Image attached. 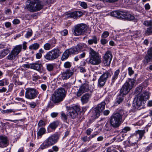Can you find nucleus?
I'll list each match as a JSON object with an SVG mask.
<instances>
[{
    "label": "nucleus",
    "mask_w": 152,
    "mask_h": 152,
    "mask_svg": "<svg viewBox=\"0 0 152 152\" xmlns=\"http://www.w3.org/2000/svg\"><path fill=\"white\" fill-rule=\"evenodd\" d=\"M65 96V90L63 88H59L52 95L51 100L54 103H59L63 100Z\"/></svg>",
    "instance_id": "obj_5"
},
{
    "label": "nucleus",
    "mask_w": 152,
    "mask_h": 152,
    "mask_svg": "<svg viewBox=\"0 0 152 152\" xmlns=\"http://www.w3.org/2000/svg\"><path fill=\"white\" fill-rule=\"evenodd\" d=\"M54 45H53L52 44H50L49 43H46L44 45V48L45 50H48L50 49L51 47H53Z\"/></svg>",
    "instance_id": "obj_34"
},
{
    "label": "nucleus",
    "mask_w": 152,
    "mask_h": 152,
    "mask_svg": "<svg viewBox=\"0 0 152 152\" xmlns=\"http://www.w3.org/2000/svg\"><path fill=\"white\" fill-rule=\"evenodd\" d=\"M71 66V63L69 61L66 62L64 64V66L65 68H69Z\"/></svg>",
    "instance_id": "obj_49"
},
{
    "label": "nucleus",
    "mask_w": 152,
    "mask_h": 152,
    "mask_svg": "<svg viewBox=\"0 0 152 152\" xmlns=\"http://www.w3.org/2000/svg\"><path fill=\"white\" fill-rule=\"evenodd\" d=\"M106 103L102 102L99 104L94 109L93 111V116L96 118H98L100 115V113L102 112L105 108Z\"/></svg>",
    "instance_id": "obj_13"
},
{
    "label": "nucleus",
    "mask_w": 152,
    "mask_h": 152,
    "mask_svg": "<svg viewBox=\"0 0 152 152\" xmlns=\"http://www.w3.org/2000/svg\"><path fill=\"white\" fill-rule=\"evenodd\" d=\"M77 18L80 17L82 16L83 13L80 11H76Z\"/></svg>",
    "instance_id": "obj_60"
},
{
    "label": "nucleus",
    "mask_w": 152,
    "mask_h": 152,
    "mask_svg": "<svg viewBox=\"0 0 152 152\" xmlns=\"http://www.w3.org/2000/svg\"><path fill=\"white\" fill-rule=\"evenodd\" d=\"M128 71L129 75L130 76H131L134 73V72L131 67H129L128 68Z\"/></svg>",
    "instance_id": "obj_52"
},
{
    "label": "nucleus",
    "mask_w": 152,
    "mask_h": 152,
    "mask_svg": "<svg viewBox=\"0 0 152 152\" xmlns=\"http://www.w3.org/2000/svg\"><path fill=\"white\" fill-rule=\"evenodd\" d=\"M88 52L89 60L88 63L94 65L100 64L101 62V58L99 53L91 48L89 50Z\"/></svg>",
    "instance_id": "obj_4"
},
{
    "label": "nucleus",
    "mask_w": 152,
    "mask_h": 152,
    "mask_svg": "<svg viewBox=\"0 0 152 152\" xmlns=\"http://www.w3.org/2000/svg\"><path fill=\"white\" fill-rule=\"evenodd\" d=\"M143 24L146 26H151L152 25V20H145L143 23Z\"/></svg>",
    "instance_id": "obj_40"
},
{
    "label": "nucleus",
    "mask_w": 152,
    "mask_h": 152,
    "mask_svg": "<svg viewBox=\"0 0 152 152\" xmlns=\"http://www.w3.org/2000/svg\"><path fill=\"white\" fill-rule=\"evenodd\" d=\"M145 132V130H138L136 132V134L139 135V139L140 140L142 139V137L144 136Z\"/></svg>",
    "instance_id": "obj_29"
},
{
    "label": "nucleus",
    "mask_w": 152,
    "mask_h": 152,
    "mask_svg": "<svg viewBox=\"0 0 152 152\" xmlns=\"http://www.w3.org/2000/svg\"><path fill=\"white\" fill-rule=\"evenodd\" d=\"M73 74L70 69H67L61 73V78L63 80L69 78Z\"/></svg>",
    "instance_id": "obj_18"
},
{
    "label": "nucleus",
    "mask_w": 152,
    "mask_h": 152,
    "mask_svg": "<svg viewBox=\"0 0 152 152\" xmlns=\"http://www.w3.org/2000/svg\"><path fill=\"white\" fill-rule=\"evenodd\" d=\"M130 129V127L128 126L125 127L122 129V131L120 132V133H126L127 132L129 131Z\"/></svg>",
    "instance_id": "obj_45"
},
{
    "label": "nucleus",
    "mask_w": 152,
    "mask_h": 152,
    "mask_svg": "<svg viewBox=\"0 0 152 152\" xmlns=\"http://www.w3.org/2000/svg\"><path fill=\"white\" fill-rule=\"evenodd\" d=\"M86 53L85 52H82L80 55H78L80 59L84 58L86 56Z\"/></svg>",
    "instance_id": "obj_63"
},
{
    "label": "nucleus",
    "mask_w": 152,
    "mask_h": 152,
    "mask_svg": "<svg viewBox=\"0 0 152 152\" xmlns=\"http://www.w3.org/2000/svg\"><path fill=\"white\" fill-rule=\"evenodd\" d=\"M135 82V80L129 79L127 81L123 86L120 90L121 95H123L127 94L133 87Z\"/></svg>",
    "instance_id": "obj_7"
},
{
    "label": "nucleus",
    "mask_w": 152,
    "mask_h": 152,
    "mask_svg": "<svg viewBox=\"0 0 152 152\" xmlns=\"http://www.w3.org/2000/svg\"><path fill=\"white\" fill-rule=\"evenodd\" d=\"M122 115L120 113H113L110 118V122L111 123L113 127L114 128L118 127L122 123Z\"/></svg>",
    "instance_id": "obj_6"
},
{
    "label": "nucleus",
    "mask_w": 152,
    "mask_h": 152,
    "mask_svg": "<svg viewBox=\"0 0 152 152\" xmlns=\"http://www.w3.org/2000/svg\"><path fill=\"white\" fill-rule=\"evenodd\" d=\"M89 90L88 84L86 82L80 87L76 93V95L77 97H79L83 94L86 92H88Z\"/></svg>",
    "instance_id": "obj_14"
},
{
    "label": "nucleus",
    "mask_w": 152,
    "mask_h": 152,
    "mask_svg": "<svg viewBox=\"0 0 152 152\" xmlns=\"http://www.w3.org/2000/svg\"><path fill=\"white\" fill-rule=\"evenodd\" d=\"M87 29V26L83 23L78 24L75 26L72 30L73 34L78 36L83 34Z\"/></svg>",
    "instance_id": "obj_9"
},
{
    "label": "nucleus",
    "mask_w": 152,
    "mask_h": 152,
    "mask_svg": "<svg viewBox=\"0 0 152 152\" xmlns=\"http://www.w3.org/2000/svg\"><path fill=\"white\" fill-rule=\"evenodd\" d=\"M127 12H125L120 11V12L119 13V16H120V17L119 18H121L126 19V15H127Z\"/></svg>",
    "instance_id": "obj_33"
},
{
    "label": "nucleus",
    "mask_w": 152,
    "mask_h": 152,
    "mask_svg": "<svg viewBox=\"0 0 152 152\" xmlns=\"http://www.w3.org/2000/svg\"><path fill=\"white\" fill-rule=\"evenodd\" d=\"M117 140L118 142H119L122 141L124 139V136L122 133H120L119 135L117 136Z\"/></svg>",
    "instance_id": "obj_38"
},
{
    "label": "nucleus",
    "mask_w": 152,
    "mask_h": 152,
    "mask_svg": "<svg viewBox=\"0 0 152 152\" xmlns=\"http://www.w3.org/2000/svg\"><path fill=\"white\" fill-rule=\"evenodd\" d=\"M113 127V125L111 124V123L107 121L106 124L104 127L105 129L107 131H110L112 129V127Z\"/></svg>",
    "instance_id": "obj_31"
},
{
    "label": "nucleus",
    "mask_w": 152,
    "mask_h": 152,
    "mask_svg": "<svg viewBox=\"0 0 152 152\" xmlns=\"http://www.w3.org/2000/svg\"><path fill=\"white\" fill-rule=\"evenodd\" d=\"M71 84L70 83H67L64 84L63 85V87H64L65 89H68L69 88L71 87Z\"/></svg>",
    "instance_id": "obj_47"
},
{
    "label": "nucleus",
    "mask_w": 152,
    "mask_h": 152,
    "mask_svg": "<svg viewBox=\"0 0 152 152\" xmlns=\"http://www.w3.org/2000/svg\"><path fill=\"white\" fill-rule=\"evenodd\" d=\"M152 149V143L150 144L148 146L146 147L145 150L146 152H147L150 150Z\"/></svg>",
    "instance_id": "obj_55"
},
{
    "label": "nucleus",
    "mask_w": 152,
    "mask_h": 152,
    "mask_svg": "<svg viewBox=\"0 0 152 152\" xmlns=\"http://www.w3.org/2000/svg\"><path fill=\"white\" fill-rule=\"evenodd\" d=\"M126 74L125 72L122 73L121 75V77L120 80L121 81H122L126 77Z\"/></svg>",
    "instance_id": "obj_54"
},
{
    "label": "nucleus",
    "mask_w": 152,
    "mask_h": 152,
    "mask_svg": "<svg viewBox=\"0 0 152 152\" xmlns=\"http://www.w3.org/2000/svg\"><path fill=\"white\" fill-rule=\"evenodd\" d=\"M33 32L31 29L29 30L28 31L26 34L25 35V37L26 38H28L30 37L32 35Z\"/></svg>",
    "instance_id": "obj_37"
},
{
    "label": "nucleus",
    "mask_w": 152,
    "mask_h": 152,
    "mask_svg": "<svg viewBox=\"0 0 152 152\" xmlns=\"http://www.w3.org/2000/svg\"><path fill=\"white\" fill-rule=\"evenodd\" d=\"M142 86H139L137 87L136 88V92L137 93H140L142 91Z\"/></svg>",
    "instance_id": "obj_51"
},
{
    "label": "nucleus",
    "mask_w": 152,
    "mask_h": 152,
    "mask_svg": "<svg viewBox=\"0 0 152 152\" xmlns=\"http://www.w3.org/2000/svg\"><path fill=\"white\" fill-rule=\"evenodd\" d=\"M140 31H136L134 32V34L132 35V36H134L135 37H136L138 36V35L140 34Z\"/></svg>",
    "instance_id": "obj_62"
},
{
    "label": "nucleus",
    "mask_w": 152,
    "mask_h": 152,
    "mask_svg": "<svg viewBox=\"0 0 152 152\" xmlns=\"http://www.w3.org/2000/svg\"><path fill=\"white\" fill-rule=\"evenodd\" d=\"M52 149L53 150H52L53 151H54L55 152H57L59 150L58 147L56 145L53 146L52 147Z\"/></svg>",
    "instance_id": "obj_56"
},
{
    "label": "nucleus",
    "mask_w": 152,
    "mask_h": 152,
    "mask_svg": "<svg viewBox=\"0 0 152 152\" xmlns=\"http://www.w3.org/2000/svg\"><path fill=\"white\" fill-rule=\"evenodd\" d=\"M62 35L65 36L68 33V31L66 29H64L61 32Z\"/></svg>",
    "instance_id": "obj_57"
},
{
    "label": "nucleus",
    "mask_w": 152,
    "mask_h": 152,
    "mask_svg": "<svg viewBox=\"0 0 152 152\" xmlns=\"http://www.w3.org/2000/svg\"><path fill=\"white\" fill-rule=\"evenodd\" d=\"M39 45L37 43H34L31 45L29 47V48L30 50H37L39 47Z\"/></svg>",
    "instance_id": "obj_30"
},
{
    "label": "nucleus",
    "mask_w": 152,
    "mask_h": 152,
    "mask_svg": "<svg viewBox=\"0 0 152 152\" xmlns=\"http://www.w3.org/2000/svg\"><path fill=\"white\" fill-rule=\"evenodd\" d=\"M61 53L58 48L54 49L48 52L44 56V58L48 61H52L57 58Z\"/></svg>",
    "instance_id": "obj_8"
},
{
    "label": "nucleus",
    "mask_w": 152,
    "mask_h": 152,
    "mask_svg": "<svg viewBox=\"0 0 152 152\" xmlns=\"http://www.w3.org/2000/svg\"><path fill=\"white\" fill-rule=\"evenodd\" d=\"M67 16L69 18H77L76 16V12H72L68 14Z\"/></svg>",
    "instance_id": "obj_42"
},
{
    "label": "nucleus",
    "mask_w": 152,
    "mask_h": 152,
    "mask_svg": "<svg viewBox=\"0 0 152 152\" xmlns=\"http://www.w3.org/2000/svg\"><path fill=\"white\" fill-rule=\"evenodd\" d=\"M108 42L107 40L104 39H101V42L102 45H105Z\"/></svg>",
    "instance_id": "obj_61"
},
{
    "label": "nucleus",
    "mask_w": 152,
    "mask_h": 152,
    "mask_svg": "<svg viewBox=\"0 0 152 152\" xmlns=\"http://www.w3.org/2000/svg\"><path fill=\"white\" fill-rule=\"evenodd\" d=\"M54 64H46V68L49 71H52L54 69Z\"/></svg>",
    "instance_id": "obj_32"
},
{
    "label": "nucleus",
    "mask_w": 152,
    "mask_h": 152,
    "mask_svg": "<svg viewBox=\"0 0 152 152\" xmlns=\"http://www.w3.org/2000/svg\"><path fill=\"white\" fill-rule=\"evenodd\" d=\"M104 139V137L102 136H100L97 138V140L98 142H101L103 141Z\"/></svg>",
    "instance_id": "obj_64"
},
{
    "label": "nucleus",
    "mask_w": 152,
    "mask_h": 152,
    "mask_svg": "<svg viewBox=\"0 0 152 152\" xmlns=\"http://www.w3.org/2000/svg\"><path fill=\"white\" fill-rule=\"evenodd\" d=\"M61 118L64 122L66 123H67V116L63 112H61Z\"/></svg>",
    "instance_id": "obj_36"
},
{
    "label": "nucleus",
    "mask_w": 152,
    "mask_h": 152,
    "mask_svg": "<svg viewBox=\"0 0 152 152\" xmlns=\"http://www.w3.org/2000/svg\"><path fill=\"white\" fill-rule=\"evenodd\" d=\"M59 138V135L57 133L51 135L43 142L39 149L44 150L54 145L57 142Z\"/></svg>",
    "instance_id": "obj_3"
},
{
    "label": "nucleus",
    "mask_w": 152,
    "mask_h": 152,
    "mask_svg": "<svg viewBox=\"0 0 152 152\" xmlns=\"http://www.w3.org/2000/svg\"><path fill=\"white\" fill-rule=\"evenodd\" d=\"M145 33L148 35H149L152 33V28L151 27H149L147 28V30L145 31Z\"/></svg>",
    "instance_id": "obj_48"
},
{
    "label": "nucleus",
    "mask_w": 152,
    "mask_h": 152,
    "mask_svg": "<svg viewBox=\"0 0 152 152\" xmlns=\"http://www.w3.org/2000/svg\"><path fill=\"white\" fill-rule=\"evenodd\" d=\"M92 96L91 92L90 93H86L84 94L81 98V100L83 104L88 102Z\"/></svg>",
    "instance_id": "obj_19"
},
{
    "label": "nucleus",
    "mask_w": 152,
    "mask_h": 152,
    "mask_svg": "<svg viewBox=\"0 0 152 152\" xmlns=\"http://www.w3.org/2000/svg\"><path fill=\"white\" fill-rule=\"evenodd\" d=\"M112 73L110 71H107L100 76L98 80V86L102 87L106 83L107 79L111 76Z\"/></svg>",
    "instance_id": "obj_11"
},
{
    "label": "nucleus",
    "mask_w": 152,
    "mask_h": 152,
    "mask_svg": "<svg viewBox=\"0 0 152 152\" xmlns=\"http://www.w3.org/2000/svg\"><path fill=\"white\" fill-rule=\"evenodd\" d=\"M59 124V122L58 121H54L50 123L49 125V127L52 129H55Z\"/></svg>",
    "instance_id": "obj_28"
},
{
    "label": "nucleus",
    "mask_w": 152,
    "mask_h": 152,
    "mask_svg": "<svg viewBox=\"0 0 152 152\" xmlns=\"http://www.w3.org/2000/svg\"><path fill=\"white\" fill-rule=\"evenodd\" d=\"M39 94L38 91L36 89L28 88L26 89L25 97L28 99H33L36 98Z\"/></svg>",
    "instance_id": "obj_12"
},
{
    "label": "nucleus",
    "mask_w": 152,
    "mask_h": 152,
    "mask_svg": "<svg viewBox=\"0 0 152 152\" xmlns=\"http://www.w3.org/2000/svg\"><path fill=\"white\" fill-rule=\"evenodd\" d=\"M81 140L83 141L84 142H86L89 141L91 140L90 137H88L87 136H86L81 137Z\"/></svg>",
    "instance_id": "obj_44"
},
{
    "label": "nucleus",
    "mask_w": 152,
    "mask_h": 152,
    "mask_svg": "<svg viewBox=\"0 0 152 152\" xmlns=\"http://www.w3.org/2000/svg\"><path fill=\"white\" fill-rule=\"evenodd\" d=\"M119 12L120 11H113L110 13V15L112 16L116 17L119 18H120V16H119Z\"/></svg>",
    "instance_id": "obj_35"
},
{
    "label": "nucleus",
    "mask_w": 152,
    "mask_h": 152,
    "mask_svg": "<svg viewBox=\"0 0 152 152\" xmlns=\"http://www.w3.org/2000/svg\"><path fill=\"white\" fill-rule=\"evenodd\" d=\"M113 56L111 52L107 51L103 56V62L105 66H109L112 59Z\"/></svg>",
    "instance_id": "obj_15"
},
{
    "label": "nucleus",
    "mask_w": 152,
    "mask_h": 152,
    "mask_svg": "<svg viewBox=\"0 0 152 152\" xmlns=\"http://www.w3.org/2000/svg\"><path fill=\"white\" fill-rule=\"evenodd\" d=\"M83 46L82 44H80L75 47L67 49L70 55L76 54H78L79 52L82 49Z\"/></svg>",
    "instance_id": "obj_17"
},
{
    "label": "nucleus",
    "mask_w": 152,
    "mask_h": 152,
    "mask_svg": "<svg viewBox=\"0 0 152 152\" xmlns=\"http://www.w3.org/2000/svg\"><path fill=\"white\" fill-rule=\"evenodd\" d=\"M149 97V94L147 91L138 94L134 99L133 106L135 109H138L144 103L145 101L148 99Z\"/></svg>",
    "instance_id": "obj_2"
},
{
    "label": "nucleus",
    "mask_w": 152,
    "mask_h": 152,
    "mask_svg": "<svg viewBox=\"0 0 152 152\" xmlns=\"http://www.w3.org/2000/svg\"><path fill=\"white\" fill-rule=\"evenodd\" d=\"M22 49V46L21 45H16L7 56V58L10 61L14 60L21 51Z\"/></svg>",
    "instance_id": "obj_10"
},
{
    "label": "nucleus",
    "mask_w": 152,
    "mask_h": 152,
    "mask_svg": "<svg viewBox=\"0 0 152 152\" xmlns=\"http://www.w3.org/2000/svg\"><path fill=\"white\" fill-rule=\"evenodd\" d=\"M50 0H43V2L38 0H30L27 5L28 10L31 12H34L40 10L44 5L49 2Z\"/></svg>",
    "instance_id": "obj_1"
},
{
    "label": "nucleus",
    "mask_w": 152,
    "mask_h": 152,
    "mask_svg": "<svg viewBox=\"0 0 152 152\" xmlns=\"http://www.w3.org/2000/svg\"><path fill=\"white\" fill-rule=\"evenodd\" d=\"M45 132L46 129L45 128H41L37 132V137H41L42 135L45 133Z\"/></svg>",
    "instance_id": "obj_27"
},
{
    "label": "nucleus",
    "mask_w": 152,
    "mask_h": 152,
    "mask_svg": "<svg viewBox=\"0 0 152 152\" xmlns=\"http://www.w3.org/2000/svg\"><path fill=\"white\" fill-rule=\"evenodd\" d=\"M53 103H54L53 102L50 101L48 103L47 107L48 108L53 107L54 106Z\"/></svg>",
    "instance_id": "obj_59"
},
{
    "label": "nucleus",
    "mask_w": 152,
    "mask_h": 152,
    "mask_svg": "<svg viewBox=\"0 0 152 152\" xmlns=\"http://www.w3.org/2000/svg\"><path fill=\"white\" fill-rule=\"evenodd\" d=\"M70 55L69 53L68 50L67 49H66L63 53L62 56L61 57V60L62 61H64L65 60L67 59L69 57V56Z\"/></svg>",
    "instance_id": "obj_25"
},
{
    "label": "nucleus",
    "mask_w": 152,
    "mask_h": 152,
    "mask_svg": "<svg viewBox=\"0 0 152 152\" xmlns=\"http://www.w3.org/2000/svg\"><path fill=\"white\" fill-rule=\"evenodd\" d=\"M70 115L73 119H74L77 116L78 112L80 110L79 106H75L71 107L69 110Z\"/></svg>",
    "instance_id": "obj_16"
},
{
    "label": "nucleus",
    "mask_w": 152,
    "mask_h": 152,
    "mask_svg": "<svg viewBox=\"0 0 152 152\" xmlns=\"http://www.w3.org/2000/svg\"><path fill=\"white\" fill-rule=\"evenodd\" d=\"M42 65L40 64L34 63L31 64V68L38 71L41 70V68L42 67Z\"/></svg>",
    "instance_id": "obj_22"
},
{
    "label": "nucleus",
    "mask_w": 152,
    "mask_h": 152,
    "mask_svg": "<svg viewBox=\"0 0 152 152\" xmlns=\"http://www.w3.org/2000/svg\"><path fill=\"white\" fill-rule=\"evenodd\" d=\"M8 84V80L6 79L0 80V86H3L5 85H7Z\"/></svg>",
    "instance_id": "obj_39"
},
{
    "label": "nucleus",
    "mask_w": 152,
    "mask_h": 152,
    "mask_svg": "<svg viewBox=\"0 0 152 152\" xmlns=\"http://www.w3.org/2000/svg\"><path fill=\"white\" fill-rule=\"evenodd\" d=\"M8 145L7 137L3 136H0V147L4 148Z\"/></svg>",
    "instance_id": "obj_21"
},
{
    "label": "nucleus",
    "mask_w": 152,
    "mask_h": 152,
    "mask_svg": "<svg viewBox=\"0 0 152 152\" xmlns=\"http://www.w3.org/2000/svg\"><path fill=\"white\" fill-rule=\"evenodd\" d=\"M80 6L84 9L87 8V5L86 3L85 2H80Z\"/></svg>",
    "instance_id": "obj_53"
},
{
    "label": "nucleus",
    "mask_w": 152,
    "mask_h": 152,
    "mask_svg": "<svg viewBox=\"0 0 152 152\" xmlns=\"http://www.w3.org/2000/svg\"><path fill=\"white\" fill-rule=\"evenodd\" d=\"M92 130L90 128L88 129L86 131V134L88 135H91Z\"/></svg>",
    "instance_id": "obj_58"
},
{
    "label": "nucleus",
    "mask_w": 152,
    "mask_h": 152,
    "mask_svg": "<svg viewBox=\"0 0 152 152\" xmlns=\"http://www.w3.org/2000/svg\"><path fill=\"white\" fill-rule=\"evenodd\" d=\"M45 124L44 121L41 120H40L38 124V127H40L45 126Z\"/></svg>",
    "instance_id": "obj_46"
},
{
    "label": "nucleus",
    "mask_w": 152,
    "mask_h": 152,
    "mask_svg": "<svg viewBox=\"0 0 152 152\" xmlns=\"http://www.w3.org/2000/svg\"><path fill=\"white\" fill-rule=\"evenodd\" d=\"M121 96L122 95H121V94L118 96L116 104L118 103V104H119L122 102L123 100V98Z\"/></svg>",
    "instance_id": "obj_41"
},
{
    "label": "nucleus",
    "mask_w": 152,
    "mask_h": 152,
    "mask_svg": "<svg viewBox=\"0 0 152 152\" xmlns=\"http://www.w3.org/2000/svg\"><path fill=\"white\" fill-rule=\"evenodd\" d=\"M98 39L96 37L93 35L92 37V39H88V42L89 45H91L93 43L96 44L97 43Z\"/></svg>",
    "instance_id": "obj_24"
},
{
    "label": "nucleus",
    "mask_w": 152,
    "mask_h": 152,
    "mask_svg": "<svg viewBox=\"0 0 152 152\" xmlns=\"http://www.w3.org/2000/svg\"><path fill=\"white\" fill-rule=\"evenodd\" d=\"M9 50L7 48L1 50L0 52V59L2 58L5 56L9 53Z\"/></svg>",
    "instance_id": "obj_26"
},
{
    "label": "nucleus",
    "mask_w": 152,
    "mask_h": 152,
    "mask_svg": "<svg viewBox=\"0 0 152 152\" xmlns=\"http://www.w3.org/2000/svg\"><path fill=\"white\" fill-rule=\"evenodd\" d=\"M109 35V33L107 31H104L102 35V37L103 38H106Z\"/></svg>",
    "instance_id": "obj_50"
},
{
    "label": "nucleus",
    "mask_w": 152,
    "mask_h": 152,
    "mask_svg": "<svg viewBox=\"0 0 152 152\" xmlns=\"http://www.w3.org/2000/svg\"><path fill=\"white\" fill-rule=\"evenodd\" d=\"M126 19L129 20H133L134 19V17L133 15L130 14L129 13H127Z\"/></svg>",
    "instance_id": "obj_43"
},
{
    "label": "nucleus",
    "mask_w": 152,
    "mask_h": 152,
    "mask_svg": "<svg viewBox=\"0 0 152 152\" xmlns=\"http://www.w3.org/2000/svg\"><path fill=\"white\" fill-rule=\"evenodd\" d=\"M145 60L147 64L151 62L152 61V47L148 50L147 53L145 56Z\"/></svg>",
    "instance_id": "obj_20"
},
{
    "label": "nucleus",
    "mask_w": 152,
    "mask_h": 152,
    "mask_svg": "<svg viewBox=\"0 0 152 152\" xmlns=\"http://www.w3.org/2000/svg\"><path fill=\"white\" fill-rule=\"evenodd\" d=\"M120 72V70L118 69L114 72V75L111 78V84L114 83L115 80L117 79Z\"/></svg>",
    "instance_id": "obj_23"
}]
</instances>
